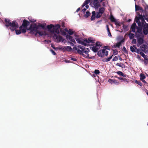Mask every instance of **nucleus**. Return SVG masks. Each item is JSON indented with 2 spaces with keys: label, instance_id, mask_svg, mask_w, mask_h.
Here are the masks:
<instances>
[{
  "label": "nucleus",
  "instance_id": "nucleus-1",
  "mask_svg": "<svg viewBox=\"0 0 148 148\" xmlns=\"http://www.w3.org/2000/svg\"><path fill=\"white\" fill-rule=\"evenodd\" d=\"M77 42L85 46L89 45L90 43H94L95 40H93L92 38H89L88 39L84 40L83 41L82 40V39L81 38L76 37L75 38Z\"/></svg>",
  "mask_w": 148,
  "mask_h": 148
},
{
  "label": "nucleus",
  "instance_id": "nucleus-2",
  "mask_svg": "<svg viewBox=\"0 0 148 148\" xmlns=\"http://www.w3.org/2000/svg\"><path fill=\"white\" fill-rule=\"evenodd\" d=\"M60 27V26L59 24H57L55 26L52 24H50L48 25L47 26V28L49 31L50 32L52 33H55L57 34H59L60 33L59 29Z\"/></svg>",
  "mask_w": 148,
  "mask_h": 148
},
{
  "label": "nucleus",
  "instance_id": "nucleus-3",
  "mask_svg": "<svg viewBox=\"0 0 148 148\" xmlns=\"http://www.w3.org/2000/svg\"><path fill=\"white\" fill-rule=\"evenodd\" d=\"M38 29V26L36 24H35L33 25H31L29 27L30 33L32 35L36 36L37 35V31Z\"/></svg>",
  "mask_w": 148,
  "mask_h": 148
},
{
  "label": "nucleus",
  "instance_id": "nucleus-4",
  "mask_svg": "<svg viewBox=\"0 0 148 148\" xmlns=\"http://www.w3.org/2000/svg\"><path fill=\"white\" fill-rule=\"evenodd\" d=\"M9 27L11 31H14L18 27V26L17 23L15 21H14L9 25Z\"/></svg>",
  "mask_w": 148,
  "mask_h": 148
},
{
  "label": "nucleus",
  "instance_id": "nucleus-5",
  "mask_svg": "<svg viewBox=\"0 0 148 148\" xmlns=\"http://www.w3.org/2000/svg\"><path fill=\"white\" fill-rule=\"evenodd\" d=\"M97 54L99 56L103 57L108 55V51L105 49H101L98 52Z\"/></svg>",
  "mask_w": 148,
  "mask_h": 148
},
{
  "label": "nucleus",
  "instance_id": "nucleus-6",
  "mask_svg": "<svg viewBox=\"0 0 148 148\" xmlns=\"http://www.w3.org/2000/svg\"><path fill=\"white\" fill-rule=\"evenodd\" d=\"M142 30V27H137V31L135 33V36L137 38L140 37H144Z\"/></svg>",
  "mask_w": 148,
  "mask_h": 148
},
{
  "label": "nucleus",
  "instance_id": "nucleus-7",
  "mask_svg": "<svg viewBox=\"0 0 148 148\" xmlns=\"http://www.w3.org/2000/svg\"><path fill=\"white\" fill-rule=\"evenodd\" d=\"M90 5L96 9H97L100 6L99 2L97 0H95L93 2H91Z\"/></svg>",
  "mask_w": 148,
  "mask_h": 148
},
{
  "label": "nucleus",
  "instance_id": "nucleus-8",
  "mask_svg": "<svg viewBox=\"0 0 148 148\" xmlns=\"http://www.w3.org/2000/svg\"><path fill=\"white\" fill-rule=\"evenodd\" d=\"M53 37L54 39L56 40V41L58 42L61 41L63 42L64 40L62 36H58V35L56 34H54Z\"/></svg>",
  "mask_w": 148,
  "mask_h": 148
},
{
  "label": "nucleus",
  "instance_id": "nucleus-9",
  "mask_svg": "<svg viewBox=\"0 0 148 148\" xmlns=\"http://www.w3.org/2000/svg\"><path fill=\"white\" fill-rule=\"evenodd\" d=\"M90 0H86L83 4L82 5L81 8H83V9H86L89 8L88 4L90 3Z\"/></svg>",
  "mask_w": 148,
  "mask_h": 148
},
{
  "label": "nucleus",
  "instance_id": "nucleus-10",
  "mask_svg": "<svg viewBox=\"0 0 148 148\" xmlns=\"http://www.w3.org/2000/svg\"><path fill=\"white\" fill-rule=\"evenodd\" d=\"M29 22L28 21L25 19L23 21L22 25L19 28L26 29L27 26L29 25Z\"/></svg>",
  "mask_w": 148,
  "mask_h": 148
},
{
  "label": "nucleus",
  "instance_id": "nucleus-11",
  "mask_svg": "<svg viewBox=\"0 0 148 148\" xmlns=\"http://www.w3.org/2000/svg\"><path fill=\"white\" fill-rule=\"evenodd\" d=\"M143 32L145 35H147L148 33V24L144 25L143 26Z\"/></svg>",
  "mask_w": 148,
  "mask_h": 148
},
{
  "label": "nucleus",
  "instance_id": "nucleus-12",
  "mask_svg": "<svg viewBox=\"0 0 148 148\" xmlns=\"http://www.w3.org/2000/svg\"><path fill=\"white\" fill-rule=\"evenodd\" d=\"M94 43H89V45H92L93 46L92 47H90V48L94 52L96 53L98 51V48H97L95 47V44Z\"/></svg>",
  "mask_w": 148,
  "mask_h": 148
},
{
  "label": "nucleus",
  "instance_id": "nucleus-13",
  "mask_svg": "<svg viewBox=\"0 0 148 148\" xmlns=\"http://www.w3.org/2000/svg\"><path fill=\"white\" fill-rule=\"evenodd\" d=\"M144 37H140L137 38L138 44L139 45H142L144 42Z\"/></svg>",
  "mask_w": 148,
  "mask_h": 148
},
{
  "label": "nucleus",
  "instance_id": "nucleus-14",
  "mask_svg": "<svg viewBox=\"0 0 148 148\" xmlns=\"http://www.w3.org/2000/svg\"><path fill=\"white\" fill-rule=\"evenodd\" d=\"M19 30H17L16 29L15 30L16 34H19L21 33H25L26 32V29L23 28H19Z\"/></svg>",
  "mask_w": 148,
  "mask_h": 148
},
{
  "label": "nucleus",
  "instance_id": "nucleus-15",
  "mask_svg": "<svg viewBox=\"0 0 148 148\" xmlns=\"http://www.w3.org/2000/svg\"><path fill=\"white\" fill-rule=\"evenodd\" d=\"M66 38L67 39H69L71 42H73L74 44H76V42L75 39L73 38V37L71 36L70 35H67L66 36Z\"/></svg>",
  "mask_w": 148,
  "mask_h": 148
},
{
  "label": "nucleus",
  "instance_id": "nucleus-16",
  "mask_svg": "<svg viewBox=\"0 0 148 148\" xmlns=\"http://www.w3.org/2000/svg\"><path fill=\"white\" fill-rule=\"evenodd\" d=\"M143 16H145V15L144 14H143V15L141 14H139V17H136L135 18V21L136 23H138L140 21H139V19L142 18H143Z\"/></svg>",
  "mask_w": 148,
  "mask_h": 148
},
{
  "label": "nucleus",
  "instance_id": "nucleus-17",
  "mask_svg": "<svg viewBox=\"0 0 148 148\" xmlns=\"http://www.w3.org/2000/svg\"><path fill=\"white\" fill-rule=\"evenodd\" d=\"M137 48L135 45H133L132 46H131L130 47V50L133 53L135 52Z\"/></svg>",
  "mask_w": 148,
  "mask_h": 148
},
{
  "label": "nucleus",
  "instance_id": "nucleus-18",
  "mask_svg": "<svg viewBox=\"0 0 148 148\" xmlns=\"http://www.w3.org/2000/svg\"><path fill=\"white\" fill-rule=\"evenodd\" d=\"M136 27V24L135 23H133L131 27V29L132 30V32H135V31Z\"/></svg>",
  "mask_w": 148,
  "mask_h": 148
},
{
  "label": "nucleus",
  "instance_id": "nucleus-19",
  "mask_svg": "<svg viewBox=\"0 0 148 148\" xmlns=\"http://www.w3.org/2000/svg\"><path fill=\"white\" fill-rule=\"evenodd\" d=\"M5 21L6 23V24L5 25L7 27H9V25L11 23L10 22V20L8 19V18H5Z\"/></svg>",
  "mask_w": 148,
  "mask_h": 148
},
{
  "label": "nucleus",
  "instance_id": "nucleus-20",
  "mask_svg": "<svg viewBox=\"0 0 148 148\" xmlns=\"http://www.w3.org/2000/svg\"><path fill=\"white\" fill-rule=\"evenodd\" d=\"M96 12L95 11H93L92 12V15L90 18V20L91 21H93L96 18Z\"/></svg>",
  "mask_w": 148,
  "mask_h": 148
},
{
  "label": "nucleus",
  "instance_id": "nucleus-21",
  "mask_svg": "<svg viewBox=\"0 0 148 148\" xmlns=\"http://www.w3.org/2000/svg\"><path fill=\"white\" fill-rule=\"evenodd\" d=\"M119 80H123V81H125L127 83L130 82V80L128 79H127L123 77H117L116 76H115Z\"/></svg>",
  "mask_w": 148,
  "mask_h": 148
},
{
  "label": "nucleus",
  "instance_id": "nucleus-22",
  "mask_svg": "<svg viewBox=\"0 0 148 148\" xmlns=\"http://www.w3.org/2000/svg\"><path fill=\"white\" fill-rule=\"evenodd\" d=\"M108 82L111 84L114 83L118 84L119 83V82L116 79H109Z\"/></svg>",
  "mask_w": 148,
  "mask_h": 148
},
{
  "label": "nucleus",
  "instance_id": "nucleus-23",
  "mask_svg": "<svg viewBox=\"0 0 148 148\" xmlns=\"http://www.w3.org/2000/svg\"><path fill=\"white\" fill-rule=\"evenodd\" d=\"M38 34L40 36H43L45 35V32L44 31H40L37 30V34Z\"/></svg>",
  "mask_w": 148,
  "mask_h": 148
},
{
  "label": "nucleus",
  "instance_id": "nucleus-24",
  "mask_svg": "<svg viewBox=\"0 0 148 148\" xmlns=\"http://www.w3.org/2000/svg\"><path fill=\"white\" fill-rule=\"evenodd\" d=\"M64 48L65 50L69 52L71 51H72V48L70 46L64 47Z\"/></svg>",
  "mask_w": 148,
  "mask_h": 148
},
{
  "label": "nucleus",
  "instance_id": "nucleus-25",
  "mask_svg": "<svg viewBox=\"0 0 148 148\" xmlns=\"http://www.w3.org/2000/svg\"><path fill=\"white\" fill-rule=\"evenodd\" d=\"M87 50H86L85 48L84 49V50L83 51V53H84L86 55V56H89V54H88V53L89 51V49H88L87 48Z\"/></svg>",
  "mask_w": 148,
  "mask_h": 148
},
{
  "label": "nucleus",
  "instance_id": "nucleus-26",
  "mask_svg": "<svg viewBox=\"0 0 148 148\" xmlns=\"http://www.w3.org/2000/svg\"><path fill=\"white\" fill-rule=\"evenodd\" d=\"M110 19L111 21L112 22H116V19L114 18V17L113 16V15H112V14H111L110 15Z\"/></svg>",
  "mask_w": 148,
  "mask_h": 148
},
{
  "label": "nucleus",
  "instance_id": "nucleus-27",
  "mask_svg": "<svg viewBox=\"0 0 148 148\" xmlns=\"http://www.w3.org/2000/svg\"><path fill=\"white\" fill-rule=\"evenodd\" d=\"M77 52L79 54L82 55L83 56L85 57V55L83 54V51L82 50H81L80 49H78L77 50Z\"/></svg>",
  "mask_w": 148,
  "mask_h": 148
},
{
  "label": "nucleus",
  "instance_id": "nucleus-28",
  "mask_svg": "<svg viewBox=\"0 0 148 148\" xmlns=\"http://www.w3.org/2000/svg\"><path fill=\"white\" fill-rule=\"evenodd\" d=\"M116 65L118 66H119V67H121L122 68H125V65L122 63H117L116 64Z\"/></svg>",
  "mask_w": 148,
  "mask_h": 148
},
{
  "label": "nucleus",
  "instance_id": "nucleus-29",
  "mask_svg": "<svg viewBox=\"0 0 148 148\" xmlns=\"http://www.w3.org/2000/svg\"><path fill=\"white\" fill-rule=\"evenodd\" d=\"M130 39H132L134 37V34H133L130 33L128 34Z\"/></svg>",
  "mask_w": 148,
  "mask_h": 148
},
{
  "label": "nucleus",
  "instance_id": "nucleus-30",
  "mask_svg": "<svg viewBox=\"0 0 148 148\" xmlns=\"http://www.w3.org/2000/svg\"><path fill=\"white\" fill-rule=\"evenodd\" d=\"M140 80H142L145 79L146 78V77L145 75L143 73H141L140 75Z\"/></svg>",
  "mask_w": 148,
  "mask_h": 148
},
{
  "label": "nucleus",
  "instance_id": "nucleus-31",
  "mask_svg": "<svg viewBox=\"0 0 148 148\" xmlns=\"http://www.w3.org/2000/svg\"><path fill=\"white\" fill-rule=\"evenodd\" d=\"M122 43V41H121L117 43L116 44V45H114V46L115 48H116V47H119L120 46H121Z\"/></svg>",
  "mask_w": 148,
  "mask_h": 148
},
{
  "label": "nucleus",
  "instance_id": "nucleus-32",
  "mask_svg": "<svg viewBox=\"0 0 148 148\" xmlns=\"http://www.w3.org/2000/svg\"><path fill=\"white\" fill-rule=\"evenodd\" d=\"M90 13L89 11H86V14L84 15V16L86 18H88L90 15Z\"/></svg>",
  "mask_w": 148,
  "mask_h": 148
},
{
  "label": "nucleus",
  "instance_id": "nucleus-33",
  "mask_svg": "<svg viewBox=\"0 0 148 148\" xmlns=\"http://www.w3.org/2000/svg\"><path fill=\"white\" fill-rule=\"evenodd\" d=\"M96 13H97V14H96V18H99L100 17L102 16V14H100L98 12H97Z\"/></svg>",
  "mask_w": 148,
  "mask_h": 148
},
{
  "label": "nucleus",
  "instance_id": "nucleus-34",
  "mask_svg": "<svg viewBox=\"0 0 148 148\" xmlns=\"http://www.w3.org/2000/svg\"><path fill=\"white\" fill-rule=\"evenodd\" d=\"M68 33L70 35H72L73 34V32L72 31V29H69V30H68Z\"/></svg>",
  "mask_w": 148,
  "mask_h": 148
},
{
  "label": "nucleus",
  "instance_id": "nucleus-35",
  "mask_svg": "<svg viewBox=\"0 0 148 148\" xmlns=\"http://www.w3.org/2000/svg\"><path fill=\"white\" fill-rule=\"evenodd\" d=\"M135 82L136 83L138 84L140 86H142V84L140 81H138L136 80L135 81Z\"/></svg>",
  "mask_w": 148,
  "mask_h": 148
},
{
  "label": "nucleus",
  "instance_id": "nucleus-36",
  "mask_svg": "<svg viewBox=\"0 0 148 148\" xmlns=\"http://www.w3.org/2000/svg\"><path fill=\"white\" fill-rule=\"evenodd\" d=\"M38 26V29L39 28V27H41L42 28V29H45V26L43 25V24H39L38 25H37Z\"/></svg>",
  "mask_w": 148,
  "mask_h": 148
},
{
  "label": "nucleus",
  "instance_id": "nucleus-37",
  "mask_svg": "<svg viewBox=\"0 0 148 148\" xmlns=\"http://www.w3.org/2000/svg\"><path fill=\"white\" fill-rule=\"evenodd\" d=\"M77 47L81 49L82 51L84 50V49L85 48V47L83 46H81L80 45H79L77 46Z\"/></svg>",
  "mask_w": 148,
  "mask_h": 148
},
{
  "label": "nucleus",
  "instance_id": "nucleus-38",
  "mask_svg": "<svg viewBox=\"0 0 148 148\" xmlns=\"http://www.w3.org/2000/svg\"><path fill=\"white\" fill-rule=\"evenodd\" d=\"M135 9H143V8L138 5H135Z\"/></svg>",
  "mask_w": 148,
  "mask_h": 148
},
{
  "label": "nucleus",
  "instance_id": "nucleus-39",
  "mask_svg": "<svg viewBox=\"0 0 148 148\" xmlns=\"http://www.w3.org/2000/svg\"><path fill=\"white\" fill-rule=\"evenodd\" d=\"M137 23H138L139 27H143L144 25H143V23H142L140 22V21Z\"/></svg>",
  "mask_w": 148,
  "mask_h": 148
},
{
  "label": "nucleus",
  "instance_id": "nucleus-40",
  "mask_svg": "<svg viewBox=\"0 0 148 148\" xmlns=\"http://www.w3.org/2000/svg\"><path fill=\"white\" fill-rule=\"evenodd\" d=\"M122 50L124 51V52L125 53H128L127 51L126 48L124 46L123 47V48L122 49Z\"/></svg>",
  "mask_w": 148,
  "mask_h": 148
},
{
  "label": "nucleus",
  "instance_id": "nucleus-41",
  "mask_svg": "<svg viewBox=\"0 0 148 148\" xmlns=\"http://www.w3.org/2000/svg\"><path fill=\"white\" fill-rule=\"evenodd\" d=\"M95 46L98 47L101 46V45L100 42H97L96 43Z\"/></svg>",
  "mask_w": 148,
  "mask_h": 148
},
{
  "label": "nucleus",
  "instance_id": "nucleus-42",
  "mask_svg": "<svg viewBox=\"0 0 148 148\" xmlns=\"http://www.w3.org/2000/svg\"><path fill=\"white\" fill-rule=\"evenodd\" d=\"M94 73L96 75L99 74L100 73V71L98 70H95L94 71Z\"/></svg>",
  "mask_w": 148,
  "mask_h": 148
},
{
  "label": "nucleus",
  "instance_id": "nucleus-43",
  "mask_svg": "<svg viewBox=\"0 0 148 148\" xmlns=\"http://www.w3.org/2000/svg\"><path fill=\"white\" fill-rule=\"evenodd\" d=\"M141 49H140L137 48L135 52H136L138 53V54H139L140 53V52H141Z\"/></svg>",
  "mask_w": 148,
  "mask_h": 148
},
{
  "label": "nucleus",
  "instance_id": "nucleus-44",
  "mask_svg": "<svg viewBox=\"0 0 148 148\" xmlns=\"http://www.w3.org/2000/svg\"><path fill=\"white\" fill-rule=\"evenodd\" d=\"M112 56H113V55H112V56H111L109 58H106L107 62L109 61L112 58Z\"/></svg>",
  "mask_w": 148,
  "mask_h": 148
},
{
  "label": "nucleus",
  "instance_id": "nucleus-45",
  "mask_svg": "<svg viewBox=\"0 0 148 148\" xmlns=\"http://www.w3.org/2000/svg\"><path fill=\"white\" fill-rule=\"evenodd\" d=\"M143 18H141L142 19V23H143V25H144L146 24V23H147L146 22H145Z\"/></svg>",
  "mask_w": 148,
  "mask_h": 148
},
{
  "label": "nucleus",
  "instance_id": "nucleus-46",
  "mask_svg": "<svg viewBox=\"0 0 148 148\" xmlns=\"http://www.w3.org/2000/svg\"><path fill=\"white\" fill-rule=\"evenodd\" d=\"M117 73L119 75L122 76V75H123V73L121 71H118L117 72Z\"/></svg>",
  "mask_w": 148,
  "mask_h": 148
},
{
  "label": "nucleus",
  "instance_id": "nucleus-47",
  "mask_svg": "<svg viewBox=\"0 0 148 148\" xmlns=\"http://www.w3.org/2000/svg\"><path fill=\"white\" fill-rule=\"evenodd\" d=\"M118 59V57L117 56H115L114 58L112 59V61H116Z\"/></svg>",
  "mask_w": 148,
  "mask_h": 148
},
{
  "label": "nucleus",
  "instance_id": "nucleus-48",
  "mask_svg": "<svg viewBox=\"0 0 148 148\" xmlns=\"http://www.w3.org/2000/svg\"><path fill=\"white\" fill-rule=\"evenodd\" d=\"M104 10H99V11L98 12L102 14H103L104 12Z\"/></svg>",
  "mask_w": 148,
  "mask_h": 148
},
{
  "label": "nucleus",
  "instance_id": "nucleus-49",
  "mask_svg": "<svg viewBox=\"0 0 148 148\" xmlns=\"http://www.w3.org/2000/svg\"><path fill=\"white\" fill-rule=\"evenodd\" d=\"M67 43L68 44H70V45L71 46H73L74 45V43L73 42L69 41H68Z\"/></svg>",
  "mask_w": 148,
  "mask_h": 148
},
{
  "label": "nucleus",
  "instance_id": "nucleus-50",
  "mask_svg": "<svg viewBox=\"0 0 148 148\" xmlns=\"http://www.w3.org/2000/svg\"><path fill=\"white\" fill-rule=\"evenodd\" d=\"M136 40L135 39H133V40H132V42L133 44H136Z\"/></svg>",
  "mask_w": 148,
  "mask_h": 148
},
{
  "label": "nucleus",
  "instance_id": "nucleus-51",
  "mask_svg": "<svg viewBox=\"0 0 148 148\" xmlns=\"http://www.w3.org/2000/svg\"><path fill=\"white\" fill-rule=\"evenodd\" d=\"M50 51L53 55H56V52L53 50L51 49L50 50Z\"/></svg>",
  "mask_w": 148,
  "mask_h": 148
},
{
  "label": "nucleus",
  "instance_id": "nucleus-52",
  "mask_svg": "<svg viewBox=\"0 0 148 148\" xmlns=\"http://www.w3.org/2000/svg\"><path fill=\"white\" fill-rule=\"evenodd\" d=\"M115 25H117L118 26H121L119 23L117 22L116 21V22H115Z\"/></svg>",
  "mask_w": 148,
  "mask_h": 148
},
{
  "label": "nucleus",
  "instance_id": "nucleus-53",
  "mask_svg": "<svg viewBox=\"0 0 148 148\" xmlns=\"http://www.w3.org/2000/svg\"><path fill=\"white\" fill-rule=\"evenodd\" d=\"M29 21L32 23L35 22L36 21V20H34V19H29Z\"/></svg>",
  "mask_w": 148,
  "mask_h": 148
},
{
  "label": "nucleus",
  "instance_id": "nucleus-54",
  "mask_svg": "<svg viewBox=\"0 0 148 148\" xmlns=\"http://www.w3.org/2000/svg\"><path fill=\"white\" fill-rule=\"evenodd\" d=\"M106 28H107V31H108V32H110V29H109V26L108 25H106Z\"/></svg>",
  "mask_w": 148,
  "mask_h": 148
},
{
  "label": "nucleus",
  "instance_id": "nucleus-55",
  "mask_svg": "<svg viewBox=\"0 0 148 148\" xmlns=\"http://www.w3.org/2000/svg\"><path fill=\"white\" fill-rule=\"evenodd\" d=\"M139 54H140V55L143 57H144V56H145V54L142 51L141 52H140V53Z\"/></svg>",
  "mask_w": 148,
  "mask_h": 148
},
{
  "label": "nucleus",
  "instance_id": "nucleus-56",
  "mask_svg": "<svg viewBox=\"0 0 148 148\" xmlns=\"http://www.w3.org/2000/svg\"><path fill=\"white\" fill-rule=\"evenodd\" d=\"M127 26L124 24L123 25V28L124 30H125L127 28Z\"/></svg>",
  "mask_w": 148,
  "mask_h": 148
},
{
  "label": "nucleus",
  "instance_id": "nucleus-57",
  "mask_svg": "<svg viewBox=\"0 0 148 148\" xmlns=\"http://www.w3.org/2000/svg\"><path fill=\"white\" fill-rule=\"evenodd\" d=\"M62 32V34L63 35H65L66 34V33L64 31H62V32Z\"/></svg>",
  "mask_w": 148,
  "mask_h": 148
},
{
  "label": "nucleus",
  "instance_id": "nucleus-58",
  "mask_svg": "<svg viewBox=\"0 0 148 148\" xmlns=\"http://www.w3.org/2000/svg\"><path fill=\"white\" fill-rule=\"evenodd\" d=\"M71 60H73L74 61H76L77 60V59L76 58L71 57Z\"/></svg>",
  "mask_w": 148,
  "mask_h": 148
},
{
  "label": "nucleus",
  "instance_id": "nucleus-59",
  "mask_svg": "<svg viewBox=\"0 0 148 148\" xmlns=\"http://www.w3.org/2000/svg\"><path fill=\"white\" fill-rule=\"evenodd\" d=\"M147 60L148 59H147L146 60L144 61V63L145 65L147 64L148 63V61Z\"/></svg>",
  "mask_w": 148,
  "mask_h": 148
},
{
  "label": "nucleus",
  "instance_id": "nucleus-60",
  "mask_svg": "<svg viewBox=\"0 0 148 148\" xmlns=\"http://www.w3.org/2000/svg\"><path fill=\"white\" fill-rule=\"evenodd\" d=\"M73 50H78L77 48L76 47V46H75V47H73Z\"/></svg>",
  "mask_w": 148,
  "mask_h": 148
},
{
  "label": "nucleus",
  "instance_id": "nucleus-61",
  "mask_svg": "<svg viewBox=\"0 0 148 148\" xmlns=\"http://www.w3.org/2000/svg\"><path fill=\"white\" fill-rule=\"evenodd\" d=\"M136 10V12H137V11H138V10H140V12H145V10Z\"/></svg>",
  "mask_w": 148,
  "mask_h": 148
},
{
  "label": "nucleus",
  "instance_id": "nucleus-62",
  "mask_svg": "<svg viewBox=\"0 0 148 148\" xmlns=\"http://www.w3.org/2000/svg\"><path fill=\"white\" fill-rule=\"evenodd\" d=\"M108 35L109 37H111L112 36V35L111 34L110 32V31L108 32Z\"/></svg>",
  "mask_w": 148,
  "mask_h": 148
},
{
  "label": "nucleus",
  "instance_id": "nucleus-63",
  "mask_svg": "<svg viewBox=\"0 0 148 148\" xmlns=\"http://www.w3.org/2000/svg\"><path fill=\"white\" fill-rule=\"evenodd\" d=\"M102 61L103 62H107L106 58H105L102 60Z\"/></svg>",
  "mask_w": 148,
  "mask_h": 148
},
{
  "label": "nucleus",
  "instance_id": "nucleus-64",
  "mask_svg": "<svg viewBox=\"0 0 148 148\" xmlns=\"http://www.w3.org/2000/svg\"><path fill=\"white\" fill-rule=\"evenodd\" d=\"M122 76L124 77H126L127 76V75L126 74H123V75H122Z\"/></svg>",
  "mask_w": 148,
  "mask_h": 148
}]
</instances>
